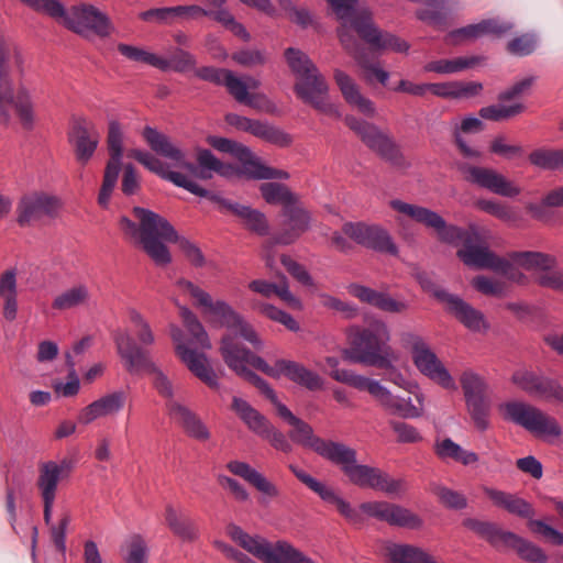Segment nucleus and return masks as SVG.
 Masks as SVG:
<instances>
[{
    "mask_svg": "<svg viewBox=\"0 0 563 563\" xmlns=\"http://www.w3.org/2000/svg\"><path fill=\"white\" fill-rule=\"evenodd\" d=\"M133 221L128 217H121L119 227L123 235L137 244L159 266L172 262L166 242L177 243L186 260L195 267H202L206 258L200 247L185 236H179L174 227L158 213L145 208L132 209Z\"/></svg>",
    "mask_w": 563,
    "mask_h": 563,
    "instance_id": "1",
    "label": "nucleus"
},
{
    "mask_svg": "<svg viewBox=\"0 0 563 563\" xmlns=\"http://www.w3.org/2000/svg\"><path fill=\"white\" fill-rule=\"evenodd\" d=\"M335 13L341 25L338 29V36L344 49L351 54L357 63L364 67L365 77L368 81H378L383 85L387 81V73L374 64H367L362 55V47L353 33H356L372 48H382V32L373 22L367 11H356L357 0H327Z\"/></svg>",
    "mask_w": 563,
    "mask_h": 563,
    "instance_id": "2",
    "label": "nucleus"
},
{
    "mask_svg": "<svg viewBox=\"0 0 563 563\" xmlns=\"http://www.w3.org/2000/svg\"><path fill=\"white\" fill-rule=\"evenodd\" d=\"M128 156L136 159L150 172L156 174L165 180L173 183L175 186L184 188L196 196L208 198L211 201L219 203L222 210H225L238 217L244 227L250 231L255 232L258 235H266L268 233V222L262 211L253 209L246 205H241L239 202L224 199L217 194L203 189L201 186L195 184L186 176L179 173H175L174 170H168L166 165L150 152L133 148L128 152Z\"/></svg>",
    "mask_w": 563,
    "mask_h": 563,
    "instance_id": "3",
    "label": "nucleus"
},
{
    "mask_svg": "<svg viewBox=\"0 0 563 563\" xmlns=\"http://www.w3.org/2000/svg\"><path fill=\"white\" fill-rule=\"evenodd\" d=\"M177 285L196 300V305L202 309L205 314L211 316L221 325L228 328L229 333L225 336H231L239 347L241 346L236 343L238 338L249 342L256 350L263 347V341L254 327L229 303L223 300L213 301L207 291L189 280L180 279L177 282Z\"/></svg>",
    "mask_w": 563,
    "mask_h": 563,
    "instance_id": "4",
    "label": "nucleus"
},
{
    "mask_svg": "<svg viewBox=\"0 0 563 563\" xmlns=\"http://www.w3.org/2000/svg\"><path fill=\"white\" fill-rule=\"evenodd\" d=\"M285 57L291 71L298 77L295 85L298 97L323 114L339 117L335 104L329 100L328 85L308 55L289 47Z\"/></svg>",
    "mask_w": 563,
    "mask_h": 563,
    "instance_id": "5",
    "label": "nucleus"
},
{
    "mask_svg": "<svg viewBox=\"0 0 563 563\" xmlns=\"http://www.w3.org/2000/svg\"><path fill=\"white\" fill-rule=\"evenodd\" d=\"M463 526L497 551L512 550L528 563H545L548 561V555L541 547L512 531L503 529L494 521L466 518L463 520Z\"/></svg>",
    "mask_w": 563,
    "mask_h": 563,
    "instance_id": "6",
    "label": "nucleus"
},
{
    "mask_svg": "<svg viewBox=\"0 0 563 563\" xmlns=\"http://www.w3.org/2000/svg\"><path fill=\"white\" fill-rule=\"evenodd\" d=\"M398 342L402 349L410 352L413 365L421 375L444 389H456L452 375L426 338L411 331H404L399 334Z\"/></svg>",
    "mask_w": 563,
    "mask_h": 563,
    "instance_id": "7",
    "label": "nucleus"
},
{
    "mask_svg": "<svg viewBox=\"0 0 563 563\" xmlns=\"http://www.w3.org/2000/svg\"><path fill=\"white\" fill-rule=\"evenodd\" d=\"M482 492L492 504L508 514L527 519L528 528L547 542L560 547L563 545V532L548 525L543 520L533 519L536 510L531 503L518 494L509 493L490 486H483Z\"/></svg>",
    "mask_w": 563,
    "mask_h": 563,
    "instance_id": "8",
    "label": "nucleus"
},
{
    "mask_svg": "<svg viewBox=\"0 0 563 563\" xmlns=\"http://www.w3.org/2000/svg\"><path fill=\"white\" fill-rule=\"evenodd\" d=\"M119 355L129 373L147 372L152 374L153 385L157 393L167 400L174 399V387L170 379L151 360L150 354L137 345L125 331H117L113 335Z\"/></svg>",
    "mask_w": 563,
    "mask_h": 563,
    "instance_id": "9",
    "label": "nucleus"
},
{
    "mask_svg": "<svg viewBox=\"0 0 563 563\" xmlns=\"http://www.w3.org/2000/svg\"><path fill=\"white\" fill-rule=\"evenodd\" d=\"M60 11L52 19L82 37H108L115 32L109 15L93 4L80 2L68 9L62 4Z\"/></svg>",
    "mask_w": 563,
    "mask_h": 563,
    "instance_id": "10",
    "label": "nucleus"
},
{
    "mask_svg": "<svg viewBox=\"0 0 563 563\" xmlns=\"http://www.w3.org/2000/svg\"><path fill=\"white\" fill-rule=\"evenodd\" d=\"M499 410L505 420L510 421L536 437L547 441L562 435L559 421L540 408L520 400L501 404Z\"/></svg>",
    "mask_w": 563,
    "mask_h": 563,
    "instance_id": "11",
    "label": "nucleus"
},
{
    "mask_svg": "<svg viewBox=\"0 0 563 563\" xmlns=\"http://www.w3.org/2000/svg\"><path fill=\"white\" fill-rule=\"evenodd\" d=\"M389 205L400 214L422 223L428 228L434 229L439 239L445 243L457 244L463 242L465 244L472 235H477L475 227L472 225L470 227V231H466L456 225H449L439 213L428 208L407 203L401 200H393Z\"/></svg>",
    "mask_w": 563,
    "mask_h": 563,
    "instance_id": "12",
    "label": "nucleus"
},
{
    "mask_svg": "<svg viewBox=\"0 0 563 563\" xmlns=\"http://www.w3.org/2000/svg\"><path fill=\"white\" fill-rule=\"evenodd\" d=\"M207 142L214 150L238 158L242 164L240 173L250 179H287L289 177L287 172L263 164L261 158L242 143L221 136H208Z\"/></svg>",
    "mask_w": 563,
    "mask_h": 563,
    "instance_id": "13",
    "label": "nucleus"
},
{
    "mask_svg": "<svg viewBox=\"0 0 563 563\" xmlns=\"http://www.w3.org/2000/svg\"><path fill=\"white\" fill-rule=\"evenodd\" d=\"M142 136L154 153L169 159L174 167L185 169L188 175L184 174V176L195 184H197L195 178L207 180L212 177L210 169L200 167L199 164L196 165L188 162L185 152L176 145L168 135L146 125L142 131ZM178 173L180 174V172Z\"/></svg>",
    "mask_w": 563,
    "mask_h": 563,
    "instance_id": "14",
    "label": "nucleus"
},
{
    "mask_svg": "<svg viewBox=\"0 0 563 563\" xmlns=\"http://www.w3.org/2000/svg\"><path fill=\"white\" fill-rule=\"evenodd\" d=\"M356 451L341 443L330 462L339 465L349 481L361 488L386 490L387 481L384 473L376 467L358 464Z\"/></svg>",
    "mask_w": 563,
    "mask_h": 563,
    "instance_id": "15",
    "label": "nucleus"
},
{
    "mask_svg": "<svg viewBox=\"0 0 563 563\" xmlns=\"http://www.w3.org/2000/svg\"><path fill=\"white\" fill-rule=\"evenodd\" d=\"M467 411L479 431L489 427L490 400L488 385L483 376L472 369H465L460 377Z\"/></svg>",
    "mask_w": 563,
    "mask_h": 563,
    "instance_id": "16",
    "label": "nucleus"
},
{
    "mask_svg": "<svg viewBox=\"0 0 563 563\" xmlns=\"http://www.w3.org/2000/svg\"><path fill=\"white\" fill-rule=\"evenodd\" d=\"M220 351L229 368L257 387L267 399L275 398L276 393L268 383L247 368V365H251L260 371V367L255 364V358H262L261 356L255 355L245 347H239L231 336L222 338Z\"/></svg>",
    "mask_w": 563,
    "mask_h": 563,
    "instance_id": "17",
    "label": "nucleus"
},
{
    "mask_svg": "<svg viewBox=\"0 0 563 563\" xmlns=\"http://www.w3.org/2000/svg\"><path fill=\"white\" fill-rule=\"evenodd\" d=\"M71 468V462L66 459L60 462L46 461L38 464L36 487L43 503V518L46 525L52 522L58 484L69 476Z\"/></svg>",
    "mask_w": 563,
    "mask_h": 563,
    "instance_id": "18",
    "label": "nucleus"
},
{
    "mask_svg": "<svg viewBox=\"0 0 563 563\" xmlns=\"http://www.w3.org/2000/svg\"><path fill=\"white\" fill-rule=\"evenodd\" d=\"M62 208L60 200L44 191H32L23 195L16 205V222L20 227H29L44 218L54 219Z\"/></svg>",
    "mask_w": 563,
    "mask_h": 563,
    "instance_id": "19",
    "label": "nucleus"
},
{
    "mask_svg": "<svg viewBox=\"0 0 563 563\" xmlns=\"http://www.w3.org/2000/svg\"><path fill=\"white\" fill-rule=\"evenodd\" d=\"M465 181L501 197H516L521 189L494 168L475 166L467 163L457 165Z\"/></svg>",
    "mask_w": 563,
    "mask_h": 563,
    "instance_id": "20",
    "label": "nucleus"
},
{
    "mask_svg": "<svg viewBox=\"0 0 563 563\" xmlns=\"http://www.w3.org/2000/svg\"><path fill=\"white\" fill-rule=\"evenodd\" d=\"M169 333L175 343L176 354L188 369L212 389L219 388V382L216 372L209 365L208 358L203 352L191 349L184 341V333L177 325L169 327Z\"/></svg>",
    "mask_w": 563,
    "mask_h": 563,
    "instance_id": "21",
    "label": "nucleus"
},
{
    "mask_svg": "<svg viewBox=\"0 0 563 563\" xmlns=\"http://www.w3.org/2000/svg\"><path fill=\"white\" fill-rule=\"evenodd\" d=\"M225 533L239 547L264 563H278L282 559L283 551L280 549H284L285 540L272 543L262 536L247 533L235 523L228 525Z\"/></svg>",
    "mask_w": 563,
    "mask_h": 563,
    "instance_id": "22",
    "label": "nucleus"
},
{
    "mask_svg": "<svg viewBox=\"0 0 563 563\" xmlns=\"http://www.w3.org/2000/svg\"><path fill=\"white\" fill-rule=\"evenodd\" d=\"M342 358L350 363H360L367 366H387V357L383 354L380 341L368 329L360 331L353 338L351 346L342 350Z\"/></svg>",
    "mask_w": 563,
    "mask_h": 563,
    "instance_id": "23",
    "label": "nucleus"
},
{
    "mask_svg": "<svg viewBox=\"0 0 563 563\" xmlns=\"http://www.w3.org/2000/svg\"><path fill=\"white\" fill-rule=\"evenodd\" d=\"M255 362L260 367V371L269 377L279 378L284 375L291 382L303 386L309 390H319L323 388V379L321 376L298 362L277 360L274 365H268L264 358H255Z\"/></svg>",
    "mask_w": 563,
    "mask_h": 563,
    "instance_id": "24",
    "label": "nucleus"
},
{
    "mask_svg": "<svg viewBox=\"0 0 563 563\" xmlns=\"http://www.w3.org/2000/svg\"><path fill=\"white\" fill-rule=\"evenodd\" d=\"M14 107L15 113L25 129H32L35 123L34 104L30 91L20 87L13 96L11 86L0 82V123L10 121V109Z\"/></svg>",
    "mask_w": 563,
    "mask_h": 563,
    "instance_id": "25",
    "label": "nucleus"
},
{
    "mask_svg": "<svg viewBox=\"0 0 563 563\" xmlns=\"http://www.w3.org/2000/svg\"><path fill=\"white\" fill-rule=\"evenodd\" d=\"M76 161L86 165L93 156L99 144V132L95 124L84 117L74 118L67 132Z\"/></svg>",
    "mask_w": 563,
    "mask_h": 563,
    "instance_id": "26",
    "label": "nucleus"
},
{
    "mask_svg": "<svg viewBox=\"0 0 563 563\" xmlns=\"http://www.w3.org/2000/svg\"><path fill=\"white\" fill-rule=\"evenodd\" d=\"M225 122L240 131L251 133L274 145L285 147L291 144V136L289 134L267 122L250 119L236 113H228Z\"/></svg>",
    "mask_w": 563,
    "mask_h": 563,
    "instance_id": "27",
    "label": "nucleus"
},
{
    "mask_svg": "<svg viewBox=\"0 0 563 563\" xmlns=\"http://www.w3.org/2000/svg\"><path fill=\"white\" fill-rule=\"evenodd\" d=\"M285 218L283 229L274 238L275 244L289 245L297 241L310 228V213L298 202L283 208Z\"/></svg>",
    "mask_w": 563,
    "mask_h": 563,
    "instance_id": "28",
    "label": "nucleus"
},
{
    "mask_svg": "<svg viewBox=\"0 0 563 563\" xmlns=\"http://www.w3.org/2000/svg\"><path fill=\"white\" fill-rule=\"evenodd\" d=\"M126 394L123 390L108 393L84 407L77 420L80 424L88 426L97 419L115 416L125 406Z\"/></svg>",
    "mask_w": 563,
    "mask_h": 563,
    "instance_id": "29",
    "label": "nucleus"
},
{
    "mask_svg": "<svg viewBox=\"0 0 563 563\" xmlns=\"http://www.w3.org/2000/svg\"><path fill=\"white\" fill-rule=\"evenodd\" d=\"M424 397L418 386L413 388H389V413L404 419H416L422 416Z\"/></svg>",
    "mask_w": 563,
    "mask_h": 563,
    "instance_id": "30",
    "label": "nucleus"
},
{
    "mask_svg": "<svg viewBox=\"0 0 563 563\" xmlns=\"http://www.w3.org/2000/svg\"><path fill=\"white\" fill-rule=\"evenodd\" d=\"M342 232L358 245L374 251L387 250V233L378 224L366 222H345L342 225Z\"/></svg>",
    "mask_w": 563,
    "mask_h": 563,
    "instance_id": "31",
    "label": "nucleus"
},
{
    "mask_svg": "<svg viewBox=\"0 0 563 563\" xmlns=\"http://www.w3.org/2000/svg\"><path fill=\"white\" fill-rule=\"evenodd\" d=\"M290 426H292L294 429L289 432V437L295 443L313 450L328 461H330L341 444V442L328 441L314 435L313 429L299 418Z\"/></svg>",
    "mask_w": 563,
    "mask_h": 563,
    "instance_id": "32",
    "label": "nucleus"
},
{
    "mask_svg": "<svg viewBox=\"0 0 563 563\" xmlns=\"http://www.w3.org/2000/svg\"><path fill=\"white\" fill-rule=\"evenodd\" d=\"M201 14H206L203 8L197 4H188L150 9L141 12L139 16L145 22L156 21L158 23L172 24L198 20L201 18Z\"/></svg>",
    "mask_w": 563,
    "mask_h": 563,
    "instance_id": "33",
    "label": "nucleus"
},
{
    "mask_svg": "<svg viewBox=\"0 0 563 563\" xmlns=\"http://www.w3.org/2000/svg\"><path fill=\"white\" fill-rule=\"evenodd\" d=\"M166 410L169 418L178 423L188 435L205 441L210 433L198 416L185 404L170 399L166 401Z\"/></svg>",
    "mask_w": 563,
    "mask_h": 563,
    "instance_id": "34",
    "label": "nucleus"
},
{
    "mask_svg": "<svg viewBox=\"0 0 563 563\" xmlns=\"http://www.w3.org/2000/svg\"><path fill=\"white\" fill-rule=\"evenodd\" d=\"M448 301L443 305L445 310L454 316L464 327L474 332H479L487 328L484 314L463 300L459 295L453 294L446 297Z\"/></svg>",
    "mask_w": 563,
    "mask_h": 563,
    "instance_id": "35",
    "label": "nucleus"
},
{
    "mask_svg": "<svg viewBox=\"0 0 563 563\" xmlns=\"http://www.w3.org/2000/svg\"><path fill=\"white\" fill-rule=\"evenodd\" d=\"M512 25L508 22H500L495 19L483 20L476 24L452 31L448 35V40L457 43L464 40H475L484 35L500 36L511 30Z\"/></svg>",
    "mask_w": 563,
    "mask_h": 563,
    "instance_id": "36",
    "label": "nucleus"
},
{
    "mask_svg": "<svg viewBox=\"0 0 563 563\" xmlns=\"http://www.w3.org/2000/svg\"><path fill=\"white\" fill-rule=\"evenodd\" d=\"M555 379L520 368L512 374V383L530 396L549 400Z\"/></svg>",
    "mask_w": 563,
    "mask_h": 563,
    "instance_id": "37",
    "label": "nucleus"
},
{
    "mask_svg": "<svg viewBox=\"0 0 563 563\" xmlns=\"http://www.w3.org/2000/svg\"><path fill=\"white\" fill-rule=\"evenodd\" d=\"M227 468L234 475L243 478L254 486L263 495L276 498L279 496L278 487L272 483L266 476L253 468L250 464L241 461H231L227 464Z\"/></svg>",
    "mask_w": 563,
    "mask_h": 563,
    "instance_id": "38",
    "label": "nucleus"
},
{
    "mask_svg": "<svg viewBox=\"0 0 563 563\" xmlns=\"http://www.w3.org/2000/svg\"><path fill=\"white\" fill-rule=\"evenodd\" d=\"M345 123L372 151L383 158L387 156V137L375 125L354 117H346Z\"/></svg>",
    "mask_w": 563,
    "mask_h": 563,
    "instance_id": "39",
    "label": "nucleus"
},
{
    "mask_svg": "<svg viewBox=\"0 0 563 563\" xmlns=\"http://www.w3.org/2000/svg\"><path fill=\"white\" fill-rule=\"evenodd\" d=\"M476 238L477 235H472L464 247L457 251V256L468 267L490 271L496 253L486 245L473 244Z\"/></svg>",
    "mask_w": 563,
    "mask_h": 563,
    "instance_id": "40",
    "label": "nucleus"
},
{
    "mask_svg": "<svg viewBox=\"0 0 563 563\" xmlns=\"http://www.w3.org/2000/svg\"><path fill=\"white\" fill-rule=\"evenodd\" d=\"M334 79L349 104L357 108L364 114L371 115L374 113L372 101L362 96L357 85L347 74L336 69Z\"/></svg>",
    "mask_w": 563,
    "mask_h": 563,
    "instance_id": "41",
    "label": "nucleus"
},
{
    "mask_svg": "<svg viewBox=\"0 0 563 563\" xmlns=\"http://www.w3.org/2000/svg\"><path fill=\"white\" fill-rule=\"evenodd\" d=\"M229 93L240 103L249 106L260 112L274 114L277 112L276 104L264 93H249L242 84L231 78Z\"/></svg>",
    "mask_w": 563,
    "mask_h": 563,
    "instance_id": "42",
    "label": "nucleus"
},
{
    "mask_svg": "<svg viewBox=\"0 0 563 563\" xmlns=\"http://www.w3.org/2000/svg\"><path fill=\"white\" fill-rule=\"evenodd\" d=\"M483 85L476 81H449L442 84H429V90L437 97L452 99H468L477 96Z\"/></svg>",
    "mask_w": 563,
    "mask_h": 563,
    "instance_id": "43",
    "label": "nucleus"
},
{
    "mask_svg": "<svg viewBox=\"0 0 563 563\" xmlns=\"http://www.w3.org/2000/svg\"><path fill=\"white\" fill-rule=\"evenodd\" d=\"M90 299V291L84 284L74 285L56 295L52 301V308L63 312L86 306Z\"/></svg>",
    "mask_w": 563,
    "mask_h": 563,
    "instance_id": "44",
    "label": "nucleus"
},
{
    "mask_svg": "<svg viewBox=\"0 0 563 563\" xmlns=\"http://www.w3.org/2000/svg\"><path fill=\"white\" fill-rule=\"evenodd\" d=\"M165 520L170 531L185 542H194L199 537L195 522L185 516L179 515L172 505L165 509Z\"/></svg>",
    "mask_w": 563,
    "mask_h": 563,
    "instance_id": "45",
    "label": "nucleus"
},
{
    "mask_svg": "<svg viewBox=\"0 0 563 563\" xmlns=\"http://www.w3.org/2000/svg\"><path fill=\"white\" fill-rule=\"evenodd\" d=\"M434 453L442 461L453 460L465 466L478 462V455L475 452L463 449L450 438L437 440L434 443Z\"/></svg>",
    "mask_w": 563,
    "mask_h": 563,
    "instance_id": "46",
    "label": "nucleus"
},
{
    "mask_svg": "<svg viewBox=\"0 0 563 563\" xmlns=\"http://www.w3.org/2000/svg\"><path fill=\"white\" fill-rule=\"evenodd\" d=\"M232 408L245 422V424L256 434L263 437L268 432L271 422L261 415L256 409L251 407L245 400L234 397L232 401Z\"/></svg>",
    "mask_w": 563,
    "mask_h": 563,
    "instance_id": "47",
    "label": "nucleus"
},
{
    "mask_svg": "<svg viewBox=\"0 0 563 563\" xmlns=\"http://www.w3.org/2000/svg\"><path fill=\"white\" fill-rule=\"evenodd\" d=\"M389 561L393 563H439L422 548L410 544H389Z\"/></svg>",
    "mask_w": 563,
    "mask_h": 563,
    "instance_id": "48",
    "label": "nucleus"
},
{
    "mask_svg": "<svg viewBox=\"0 0 563 563\" xmlns=\"http://www.w3.org/2000/svg\"><path fill=\"white\" fill-rule=\"evenodd\" d=\"M515 255L516 252H510L506 256L496 254L490 271L517 285H527L529 282L528 276L521 272V266L517 258H515Z\"/></svg>",
    "mask_w": 563,
    "mask_h": 563,
    "instance_id": "49",
    "label": "nucleus"
},
{
    "mask_svg": "<svg viewBox=\"0 0 563 563\" xmlns=\"http://www.w3.org/2000/svg\"><path fill=\"white\" fill-rule=\"evenodd\" d=\"M249 288L252 291L257 292L266 298L276 295L294 309L301 308L300 300L291 294L286 282H283L280 285H277L263 279H256L249 284Z\"/></svg>",
    "mask_w": 563,
    "mask_h": 563,
    "instance_id": "50",
    "label": "nucleus"
},
{
    "mask_svg": "<svg viewBox=\"0 0 563 563\" xmlns=\"http://www.w3.org/2000/svg\"><path fill=\"white\" fill-rule=\"evenodd\" d=\"M336 382L352 386L358 390H367L383 405L387 402V389L377 380L357 374L336 373Z\"/></svg>",
    "mask_w": 563,
    "mask_h": 563,
    "instance_id": "51",
    "label": "nucleus"
},
{
    "mask_svg": "<svg viewBox=\"0 0 563 563\" xmlns=\"http://www.w3.org/2000/svg\"><path fill=\"white\" fill-rule=\"evenodd\" d=\"M515 258H517L521 268L539 272V274H543L558 266L556 257L543 252L520 251L516 252Z\"/></svg>",
    "mask_w": 563,
    "mask_h": 563,
    "instance_id": "52",
    "label": "nucleus"
},
{
    "mask_svg": "<svg viewBox=\"0 0 563 563\" xmlns=\"http://www.w3.org/2000/svg\"><path fill=\"white\" fill-rule=\"evenodd\" d=\"M179 314L181 317L184 327L187 329L191 336L189 343L201 350H210L211 342L209 340L208 333L206 332L198 318L185 306H179Z\"/></svg>",
    "mask_w": 563,
    "mask_h": 563,
    "instance_id": "53",
    "label": "nucleus"
},
{
    "mask_svg": "<svg viewBox=\"0 0 563 563\" xmlns=\"http://www.w3.org/2000/svg\"><path fill=\"white\" fill-rule=\"evenodd\" d=\"M529 162L543 170L563 172V148H537L529 154Z\"/></svg>",
    "mask_w": 563,
    "mask_h": 563,
    "instance_id": "54",
    "label": "nucleus"
},
{
    "mask_svg": "<svg viewBox=\"0 0 563 563\" xmlns=\"http://www.w3.org/2000/svg\"><path fill=\"white\" fill-rule=\"evenodd\" d=\"M265 201L271 205L290 206L298 200L287 186L279 183H265L260 187Z\"/></svg>",
    "mask_w": 563,
    "mask_h": 563,
    "instance_id": "55",
    "label": "nucleus"
},
{
    "mask_svg": "<svg viewBox=\"0 0 563 563\" xmlns=\"http://www.w3.org/2000/svg\"><path fill=\"white\" fill-rule=\"evenodd\" d=\"M289 470L302 484L316 493L323 501L333 504L338 498L339 495H336L331 487L327 486L322 482H319L298 466L290 464Z\"/></svg>",
    "mask_w": 563,
    "mask_h": 563,
    "instance_id": "56",
    "label": "nucleus"
},
{
    "mask_svg": "<svg viewBox=\"0 0 563 563\" xmlns=\"http://www.w3.org/2000/svg\"><path fill=\"white\" fill-rule=\"evenodd\" d=\"M475 206L509 224H515L520 220V216L515 209L493 199H479L475 202Z\"/></svg>",
    "mask_w": 563,
    "mask_h": 563,
    "instance_id": "57",
    "label": "nucleus"
},
{
    "mask_svg": "<svg viewBox=\"0 0 563 563\" xmlns=\"http://www.w3.org/2000/svg\"><path fill=\"white\" fill-rule=\"evenodd\" d=\"M390 525L404 529L417 530L422 527L423 520L408 508L389 504V526Z\"/></svg>",
    "mask_w": 563,
    "mask_h": 563,
    "instance_id": "58",
    "label": "nucleus"
},
{
    "mask_svg": "<svg viewBox=\"0 0 563 563\" xmlns=\"http://www.w3.org/2000/svg\"><path fill=\"white\" fill-rule=\"evenodd\" d=\"M118 51L130 60L141 62L153 67H156L161 70H165V68L167 67V65L165 64V58L159 57L153 53H150L143 48L120 43L118 45Z\"/></svg>",
    "mask_w": 563,
    "mask_h": 563,
    "instance_id": "59",
    "label": "nucleus"
},
{
    "mask_svg": "<svg viewBox=\"0 0 563 563\" xmlns=\"http://www.w3.org/2000/svg\"><path fill=\"white\" fill-rule=\"evenodd\" d=\"M107 144L110 154V159L107 163V165L121 168V161L123 154V134L120 123L117 121H111L109 123Z\"/></svg>",
    "mask_w": 563,
    "mask_h": 563,
    "instance_id": "60",
    "label": "nucleus"
},
{
    "mask_svg": "<svg viewBox=\"0 0 563 563\" xmlns=\"http://www.w3.org/2000/svg\"><path fill=\"white\" fill-rule=\"evenodd\" d=\"M253 309L267 317L272 321L278 322L286 327L289 331L298 332L300 330L299 323L288 312L276 308L273 305L256 301L253 303Z\"/></svg>",
    "mask_w": 563,
    "mask_h": 563,
    "instance_id": "61",
    "label": "nucleus"
},
{
    "mask_svg": "<svg viewBox=\"0 0 563 563\" xmlns=\"http://www.w3.org/2000/svg\"><path fill=\"white\" fill-rule=\"evenodd\" d=\"M123 563H146L147 545L140 534L131 536L122 548Z\"/></svg>",
    "mask_w": 563,
    "mask_h": 563,
    "instance_id": "62",
    "label": "nucleus"
},
{
    "mask_svg": "<svg viewBox=\"0 0 563 563\" xmlns=\"http://www.w3.org/2000/svg\"><path fill=\"white\" fill-rule=\"evenodd\" d=\"M347 291L362 302L368 303L384 311L387 310V296L382 291H376L369 287L358 284L349 285Z\"/></svg>",
    "mask_w": 563,
    "mask_h": 563,
    "instance_id": "63",
    "label": "nucleus"
},
{
    "mask_svg": "<svg viewBox=\"0 0 563 563\" xmlns=\"http://www.w3.org/2000/svg\"><path fill=\"white\" fill-rule=\"evenodd\" d=\"M475 64L474 58L457 57L454 59H439L430 62L424 66L426 71L438 74H454L472 67Z\"/></svg>",
    "mask_w": 563,
    "mask_h": 563,
    "instance_id": "64",
    "label": "nucleus"
}]
</instances>
